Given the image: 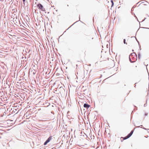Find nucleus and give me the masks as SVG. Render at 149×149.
<instances>
[{"mask_svg": "<svg viewBox=\"0 0 149 149\" xmlns=\"http://www.w3.org/2000/svg\"><path fill=\"white\" fill-rule=\"evenodd\" d=\"M15 12V9L14 10L13 9L12 10V11L11 12V13H13V15H12V17L11 18H10V19H11V21H10V24L12 25V27H13V26L12 25V24H12L13 25V23H14V22L13 21V20L15 18V16H14L15 15V14H13V13H14ZM11 27V26L10 25V27Z\"/></svg>", "mask_w": 149, "mask_h": 149, "instance_id": "f257e3e1", "label": "nucleus"}, {"mask_svg": "<svg viewBox=\"0 0 149 149\" xmlns=\"http://www.w3.org/2000/svg\"><path fill=\"white\" fill-rule=\"evenodd\" d=\"M135 56L136 58H137V55L135 54V53L134 52H133L131 54V55L129 56V60L130 61L131 63H133L135 61L134 60L133 61H132L131 60V59H132L133 60V59L134 58V57H133V56Z\"/></svg>", "mask_w": 149, "mask_h": 149, "instance_id": "f03ea898", "label": "nucleus"}, {"mask_svg": "<svg viewBox=\"0 0 149 149\" xmlns=\"http://www.w3.org/2000/svg\"><path fill=\"white\" fill-rule=\"evenodd\" d=\"M12 117L10 116V124H14L16 121V118H15L14 115L12 116Z\"/></svg>", "mask_w": 149, "mask_h": 149, "instance_id": "7ed1b4c3", "label": "nucleus"}, {"mask_svg": "<svg viewBox=\"0 0 149 149\" xmlns=\"http://www.w3.org/2000/svg\"><path fill=\"white\" fill-rule=\"evenodd\" d=\"M37 6L38 7V8L41 10L44 11H45V8L43 7V6L40 3H39L37 5Z\"/></svg>", "mask_w": 149, "mask_h": 149, "instance_id": "20e7f679", "label": "nucleus"}, {"mask_svg": "<svg viewBox=\"0 0 149 149\" xmlns=\"http://www.w3.org/2000/svg\"><path fill=\"white\" fill-rule=\"evenodd\" d=\"M134 132V130H132L130 132L129 134L127 136L124 137H122V138L124 139V140L126 139L129 137H130L132 135Z\"/></svg>", "mask_w": 149, "mask_h": 149, "instance_id": "39448f33", "label": "nucleus"}, {"mask_svg": "<svg viewBox=\"0 0 149 149\" xmlns=\"http://www.w3.org/2000/svg\"><path fill=\"white\" fill-rule=\"evenodd\" d=\"M52 136H50L49 138L46 140V141L44 142V145H46L48 143H49L50 141L52 139Z\"/></svg>", "mask_w": 149, "mask_h": 149, "instance_id": "423d86ee", "label": "nucleus"}, {"mask_svg": "<svg viewBox=\"0 0 149 149\" xmlns=\"http://www.w3.org/2000/svg\"><path fill=\"white\" fill-rule=\"evenodd\" d=\"M90 105L86 103H85L84 105V108H86L87 109L89 108L90 107Z\"/></svg>", "mask_w": 149, "mask_h": 149, "instance_id": "0eeeda50", "label": "nucleus"}, {"mask_svg": "<svg viewBox=\"0 0 149 149\" xmlns=\"http://www.w3.org/2000/svg\"><path fill=\"white\" fill-rule=\"evenodd\" d=\"M16 110H15L14 111L13 109L12 108H11V110H10V115H11L10 113H12L13 112H14V113H15L16 112Z\"/></svg>", "mask_w": 149, "mask_h": 149, "instance_id": "6e6552de", "label": "nucleus"}, {"mask_svg": "<svg viewBox=\"0 0 149 149\" xmlns=\"http://www.w3.org/2000/svg\"><path fill=\"white\" fill-rule=\"evenodd\" d=\"M11 97L12 98H13V100H15V98H16V97H15L14 96H13V95H12V96H11V94L10 95V99L11 98V97Z\"/></svg>", "mask_w": 149, "mask_h": 149, "instance_id": "1a4fd4ad", "label": "nucleus"}, {"mask_svg": "<svg viewBox=\"0 0 149 149\" xmlns=\"http://www.w3.org/2000/svg\"><path fill=\"white\" fill-rule=\"evenodd\" d=\"M111 3H112V5H111V7H112L114 5V3L113 2V1L112 0H111Z\"/></svg>", "mask_w": 149, "mask_h": 149, "instance_id": "9d476101", "label": "nucleus"}, {"mask_svg": "<svg viewBox=\"0 0 149 149\" xmlns=\"http://www.w3.org/2000/svg\"><path fill=\"white\" fill-rule=\"evenodd\" d=\"M140 56H141L140 54L139 53L138 54V58L139 59H140Z\"/></svg>", "mask_w": 149, "mask_h": 149, "instance_id": "9b49d317", "label": "nucleus"}, {"mask_svg": "<svg viewBox=\"0 0 149 149\" xmlns=\"http://www.w3.org/2000/svg\"><path fill=\"white\" fill-rule=\"evenodd\" d=\"M123 42L124 44H127V43L126 42V40L125 39H124L123 40Z\"/></svg>", "mask_w": 149, "mask_h": 149, "instance_id": "f8f14e48", "label": "nucleus"}, {"mask_svg": "<svg viewBox=\"0 0 149 149\" xmlns=\"http://www.w3.org/2000/svg\"><path fill=\"white\" fill-rule=\"evenodd\" d=\"M15 101H11H11H10V103H12L13 102H15Z\"/></svg>", "mask_w": 149, "mask_h": 149, "instance_id": "ddd939ff", "label": "nucleus"}, {"mask_svg": "<svg viewBox=\"0 0 149 149\" xmlns=\"http://www.w3.org/2000/svg\"><path fill=\"white\" fill-rule=\"evenodd\" d=\"M60 88V89H62L63 91H65V90L63 89V88H62V87H61Z\"/></svg>", "mask_w": 149, "mask_h": 149, "instance_id": "4468645a", "label": "nucleus"}, {"mask_svg": "<svg viewBox=\"0 0 149 149\" xmlns=\"http://www.w3.org/2000/svg\"><path fill=\"white\" fill-rule=\"evenodd\" d=\"M142 126H143L142 125H141L140 126H138V127H142Z\"/></svg>", "mask_w": 149, "mask_h": 149, "instance_id": "2eb2a0df", "label": "nucleus"}, {"mask_svg": "<svg viewBox=\"0 0 149 149\" xmlns=\"http://www.w3.org/2000/svg\"><path fill=\"white\" fill-rule=\"evenodd\" d=\"M10 108L11 107H13V106H12V104H10Z\"/></svg>", "mask_w": 149, "mask_h": 149, "instance_id": "dca6fc26", "label": "nucleus"}, {"mask_svg": "<svg viewBox=\"0 0 149 149\" xmlns=\"http://www.w3.org/2000/svg\"><path fill=\"white\" fill-rule=\"evenodd\" d=\"M144 107H146V104H144Z\"/></svg>", "mask_w": 149, "mask_h": 149, "instance_id": "f3484780", "label": "nucleus"}, {"mask_svg": "<svg viewBox=\"0 0 149 149\" xmlns=\"http://www.w3.org/2000/svg\"><path fill=\"white\" fill-rule=\"evenodd\" d=\"M147 115H148V114H147V113H145V115L146 116H147Z\"/></svg>", "mask_w": 149, "mask_h": 149, "instance_id": "a211bd4d", "label": "nucleus"}, {"mask_svg": "<svg viewBox=\"0 0 149 149\" xmlns=\"http://www.w3.org/2000/svg\"><path fill=\"white\" fill-rule=\"evenodd\" d=\"M22 0L24 2L26 1V0Z\"/></svg>", "mask_w": 149, "mask_h": 149, "instance_id": "6ab92c4d", "label": "nucleus"}, {"mask_svg": "<svg viewBox=\"0 0 149 149\" xmlns=\"http://www.w3.org/2000/svg\"><path fill=\"white\" fill-rule=\"evenodd\" d=\"M10 35L11 36H14V35H11L10 34Z\"/></svg>", "mask_w": 149, "mask_h": 149, "instance_id": "aec40b11", "label": "nucleus"}, {"mask_svg": "<svg viewBox=\"0 0 149 149\" xmlns=\"http://www.w3.org/2000/svg\"><path fill=\"white\" fill-rule=\"evenodd\" d=\"M77 21L76 22H75V23H74L72 25H73L75 23H76V22H77Z\"/></svg>", "mask_w": 149, "mask_h": 149, "instance_id": "412c9836", "label": "nucleus"}, {"mask_svg": "<svg viewBox=\"0 0 149 149\" xmlns=\"http://www.w3.org/2000/svg\"><path fill=\"white\" fill-rule=\"evenodd\" d=\"M143 128V129H145V130H146V128Z\"/></svg>", "mask_w": 149, "mask_h": 149, "instance_id": "4be33fe9", "label": "nucleus"}, {"mask_svg": "<svg viewBox=\"0 0 149 149\" xmlns=\"http://www.w3.org/2000/svg\"><path fill=\"white\" fill-rule=\"evenodd\" d=\"M33 73L34 74H35V72H33Z\"/></svg>", "mask_w": 149, "mask_h": 149, "instance_id": "5701e85b", "label": "nucleus"}, {"mask_svg": "<svg viewBox=\"0 0 149 149\" xmlns=\"http://www.w3.org/2000/svg\"><path fill=\"white\" fill-rule=\"evenodd\" d=\"M10 9L11 8H10Z\"/></svg>", "mask_w": 149, "mask_h": 149, "instance_id": "b1692460", "label": "nucleus"}, {"mask_svg": "<svg viewBox=\"0 0 149 149\" xmlns=\"http://www.w3.org/2000/svg\"><path fill=\"white\" fill-rule=\"evenodd\" d=\"M144 20H145V19H144V20H143V21H144Z\"/></svg>", "mask_w": 149, "mask_h": 149, "instance_id": "393cba45", "label": "nucleus"}, {"mask_svg": "<svg viewBox=\"0 0 149 149\" xmlns=\"http://www.w3.org/2000/svg\"><path fill=\"white\" fill-rule=\"evenodd\" d=\"M92 39H93V38H92Z\"/></svg>", "mask_w": 149, "mask_h": 149, "instance_id": "a878e982", "label": "nucleus"}, {"mask_svg": "<svg viewBox=\"0 0 149 149\" xmlns=\"http://www.w3.org/2000/svg\"><path fill=\"white\" fill-rule=\"evenodd\" d=\"M11 126V125L10 126V127Z\"/></svg>", "mask_w": 149, "mask_h": 149, "instance_id": "bb28decb", "label": "nucleus"}, {"mask_svg": "<svg viewBox=\"0 0 149 149\" xmlns=\"http://www.w3.org/2000/svg\"><path fill=\"white\" fill-rule=\"evenodd\" d=\"M88 39L90 40L89 38H88Z\"/></svg>", "mask_w": 149, "mask_h": 149, "instance_id": "cd10ccee", "label": "nucleus"}, {"mask_svg": "<svg viewBox=\"0 0 149 149\" xmlns=\"http://www.w3.org/2000/svg\"><path fill=\"white\" fill-rule=\"evenodd\" d=\"M132 51L133 52L134 51V50H132Z\"/></svg>", "mask_w": 149, "mask_h": 149, "instance_id": "c85d7f7f", "label": "nucleus"}, {"mask_svg": "<svg viewBox=\"0 0 149 149\" xmlns=\"http://www.w3.org/2000/svg\"><path fill=\"white\" fill-rule=\"evenodd\" d=\"M16 113H15V114H14V115H15V114H16Z\"/></svg>", "mask_w": 149, "mask_h": 149, "instance_id": "c756f323", "label": "nucleus"}]
</instances>
